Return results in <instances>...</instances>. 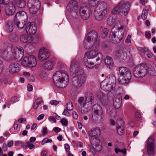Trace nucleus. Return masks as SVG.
Listing matches in <instances>:
<instances>
[{"mask_svg": "<svg viewBox=\"0 0 156 156\" xmlns=\"http://www.w3.org/2000/svg\"><path fill=\"white\" fill-rule=\"evenodd\" d=\"M71 70L74 71L75 76L73 79L72 84L76 88L83 86L86 81V78L83 74V70L77 62L75 60L71 61Z\"/></svg>", "mask_w": 156, "mask_h": 156, "instance_id": "nucleus-1", "label": "nucleus"}, {"mask_svg": "<svg viewBox=\"0 0 156 156\" xmlns=\"http://www.w3.org/2000/svg\"><path fill=\"white\" fill-rule=\"evenodd\" d=\"M98 47H95L94 48L91 50L87 55V58L84 57V64L87 67L90 69L97 67L101 62V58L98 56Z\"/></svg>", "mask_w": 156, "mask_h": 156, "instance_id": "nucleus-2", "label": "nucleus"}, {"mask_svg": "<svg viewBox=\"0 0 156 156\" xmlns=\"http://www.w3.org/2000/svg\"><path fill=\"white\" fill-rule=\"evenodd\" d=\"M69 76L67 72L62 70L56 72L53 75V79L56 86L59 88H63L67 85Z\"/></svg>", "mask_w": 156, "mask_h": 156, "instance_id": "nucleus-3", "label": "nucleus"}, {"mask_svg": "<svg viewBox=\"0 0 156 156\" xmlns=\"http://www.w3.org/2000/svg\"><path fill=\"white\" fill-rule=\"evenodd\" d=\"M121 28L114 25L110 32L109 38L110 41L114 44L120 43L124 37L123 32L120 31Z\"/></svg>", "mask_w": 156, "mask_h": 156, "instance_id": "nucleus-4", "label": "nucleus"}, {"mask_svg": "<svg viewBox=\"0 0 156 156\" xmlns=\"http://www.w3.org/2000/svg\"><path fill=\"white\" fill-rule=\"evenodd\" d=\"M131 4L129 2L122 1L112 10L113 14H119L122 17L126 16L130 9Z\"/></svg>", "mask_w": 156, "mask_h": 156, "instance_id": "nucleus-5", "label": "nucleus"}, {"mask_svg": "<svg viewBox=\"0 0 156 156\" xmlns=\"http://www.w3.org/2000/svg\"><path fill=\"white\" fill-rule=\"evenodd\" d=\"M94 15L96 20L100 21L103 19L107 14V5L105 2H102L95 8Z\"/></svg>", "mask_w": 156, "mask_h": 156, "instance_id": "nucleus-6", "label": "nucleus"}, {"mask_svg": "<svg viewBox=\"0 0 156 156\" xmlns=\"http://www.w3.org/2000/svg\"><path fill=\"white\" fill-rule=\"evenodd\" d=\"M129 51L125 47H120L115 51V54L116 58L123 63H126L130 60Z\"/></svg>", "mask_w": 156, "mask_h": 156, "instance_id": "nucleus-7", "label": "nucleus"}, {"mask_svg": "<svg viewBox=\"0 0 156 156\" xmlns=\"http://www.w3.org/2000/svg\"><path fill=\"white\" fill-rule=\"evenodd\" d=\"M148 72L146 64L144 63L137 65L133 70V74L136 78H142Z\"/></svg>", "mask_w": 156, "mask_h": 156, "instance_id": "nucleus-8", "label": "nucleus"}, {"mask_svg": "<svg viewBox=\"0 0 156 156\" xmlns=\"http://www.w3.org/2000/svg\"><path fill=\"white\" fill-rule=\"evenodd\" d=\"M29 12L32 14H35L41 6L39 0H28L27 4Z\"/></svg>", "mask_w": 156, "mask_h": 156, "instance_id": "nucleus-9", "label": "nucleus"}, {"mask_svg": "<svg viewBox=\"0 0 156 156\" xmlns=\"http://www.w3.org/2000/svg\"><path fill=\"white\" fill-rule=\"evenodd\" d=\"M22 64L25 66L32 68L36 66L37 62L35 57L30 55L28 57H24L22 61Z\"/></svg>", "mask_w": 156, "mask_h": 156, "instance_id": "nucleus-10", "label": "nucleus"}, {"mask_svg": "<svg viewBox=\"0 0 156 156\" xmlns=\"http://www.w3.org/2000/svg\"><path fill=\"white\" fill-rule=\"evenodd\" d=\"M24 53L23 48L20 46H18L13 49L12 55L15 60L20 61L23 57Z\"/></svg>", "mask_w": 156, "mask_h": 156, "instance_id": "nucleus-11", "label": "nucleus"}, {"mask_svg": "<svg viewBox=\"0 0 156 156\" xmlns=\"http://www.w3.org/2000/svg\"><path fill=\"white\" fill-rule=\"evenodd\" d=\"M86 37L95 44L96 47L97 48L98 47L99 44V37L95 31H90L87 34Z\"/></svg>", "mask_w": 156, "mask_h": 156, "instance_id": "nucleus-12", "label": "nucleus"}, {"mask_svg": "<svg viewBox=\"0 0 156 156\" xmlns=\"http://www.w3.org/2000/svg\"><path fill=\"white\" fill-rule=\"evenodd\" d=\"M154 139L149 138L147 143V151L149 156H153L154 155Z\"/></svg>", "mask_w": 156, "mask_h": 156, "instance_id": "nucleus-13", "label": "nucleus"}, {"mask_svg": "<svg viewBox=\"0 0 156 156\" xmlns=\"http://www.w3.org/2000/svg\"><path fill=\"white\" fill-rule=\"evenodd\" d=\"M79 12L81 17L84 20H87L89 18L90 12L87 6H81L80 8Z\"/></svg>", "mask_w": 156, "mask_h": 156, "instance_id": "nucleus-14", "label": "nucleus"}, {"mask_svg": "<svg viewBox=\"0 0 156 156\" xmlns=\"http://www.w3.org/2000/svg\"><path fill=\"white\" fill-rule=\"evenodd\" d=\"M20 41L24 43H34L38 40L36 37L30 36L27 34H23L21 35L20 37Z\"/></svg>", "mask_w": 156, "mask_h": 156, "instance_id": "nucleus-15", "label": "nucleus"}, {"mask_svg": "<svg viewBox=\"0 0 156 156\" xmlns=\"http://www.w3.org/2000/svg\"><path fill=\"white\" fill-rule=\"evenodd\" d=\"M91 143L94 149L97 151H100L102 149V146L100 140L98 137L91 138Z\"/></svg>", "mask_w": 156, "mask_h": 156, "instance_id": "nucleus-16", "label": "nucleus"}, {"mask_svg": "<svg viewBox=\"0 0 156 156\" xmlns=\"http://www.w3.org/2000/svg\"><path fill=\"white\" fill-rule=\"evenodd\" d=\"M14 19H17V20H20V21L27 22L28 16L26 13L24 11H20L16 13Z\"/></svg>", "mask_w": 156, "mask_h": 156, "instance_id": "nucleus-17", "label": "nucleus"}, {"mask_svg": "<svg viewBox=\"0 0 156 156\" xmlns=\"http://www.w3.org/2000/svg\"><path fill=\"white\" fill-rule=\"evenodd\" d=\"M26 31L27 34L30 35L34 34L37 32L36 26L30 22L27 23L26 27Z\"/></svg>", "mask_w": 156, "mask_h": 156, "instance_id": "nucleus-18", "label": "nucleus"}, {"mask_svg": "<svg viewBox=\"0 0 156 156\" xmlns=\"http://www.w3.org/2000/svg\"><path fill=\"white\" fill-rule=\"evenodd\" d=\"M5 8V13L7 15L11 16L13 15L16 10V6L14 3L9 2Z\"/></svg>", "mask_w": 156, "mask_h": 156, "instance_id": "nucleus-19", "label": "nucleus"}, {"mask_svg": "<svg viewBox=\"0 0 156 156\" xmlns=\"http://www.w3.org/2000/svg\"><path fill=\"white\" fill-rule=\"evenodd\" d=\"M78 8V4L75 0L70 1L66 6V9L70 12H73Z\"/></svg>", "mask_w": 156, "mask_h": 156, "instance_id": "nucleus-20", "label": "nucleus"}, {"mask_svg": "<svg viewBox=\"0 0 156 156\" xmlns=\"http://www.w3.org/2000/svg\"><path fill=\"white\" fill-rule=\"evenodd\" d=\"M85 104L91 106L94 102V96L92 93L88 91L86 92L84 95Z\"/></svg>", "mask_w": 156, "mask_h": 156, "instance_id": "nucleus-21", "label": "nucleus"}, {"mask_svg": "<svg viewBox=\"0 0 156 156\" xmlns=\"http://www.w3.org/2000/svg\"><path fill=\"white\" fill-rule=\"evenodd\" d=\"M50 56V52L44 49H40L38 54L39 59L40 61L45 60L49 58Z\"/></svg>", "mask_w": 156, "mask_h": 156, "instance_id": "nucleus-22", "label": "nucleus"}, {"mask_svg": "<svg viewBox=\"0 0 156 156\" xmlns=\"http://www.w3.org/2000/svg\"><path fill=\"white\" fill-rule=\"evenodd\" d=\"M122 99L121 95L120 93L118 94L116 97L113 101L114 107L116 109H118L121 106Z\"/></svg>", "mask_w": 156, "mask_h": 156, "instance_id": "nucleus-23", "label": "nucleus"}, {"mask_svg": "<svg viewBox=\"0 0 156 156\" xmlns=\"http://www.w3.org/2000/svg\"><path fill=\"white\" fill-rule=\"evenodd\" d=\"M20 64L16 62L11 63L9 66V72L12 73L18 72L20 70Z\"/></svg>", "mask_w": 156, "mask_h": 156, "instance_id": "nucleus-24", "label": "nucleus"}, {"mask_svg": "<svg viewBox=\"0 0 156 156\" xmlns=\"http://www.w3.org/2000/svg\"><path fill=\"white\" fill-rule=\"evenodd\" d=\"M119 70L120 76H127L128 78L131 77V74L130 70L127 68L124 67H119Z\"/></svg>", "mask_w": 156, "mask_h": 156, "instance_id": "nucleus-25", "label": "nucleus"}, {"mask_svg": "<svg viewBox=\"0 0 156 156\" xmlns=\"http://www.w3.org/2000/svg\"><path fill=\"white\" fill-rule=\"evenodd\" d=\"M84 46L85 48L87 49H89L92 48H94L95 46L94 44L90 40L86 37H85L84 41Z\"/></svg>", "mask_w": 156, "mask_h": 156, "instance_id": "nucleus-26", "label": "nucleus"}, {"mask_svg": "<svg viewBox=\"0 0 156 156\" xmlns=\"http://www.w3.org/2000/svg\"><path fill=\"white\" fill-rule=\"evenodd\" d=\"M90 136L92 137H98L101 134V130L98 127L94 128L89 131Z\"/></svg>", "mask_w": 156, "mask_h": 156, "instance_id": "nucleus-27", "label": "nucleus"}, {"mask_svg": "<svg viewBox=\"0 0 156 156\" xmlns=\"http://www.w3.org/2000/svg\"><path fill=\"white\" fill-rule=\"evenodd\" d=\"M12 21L10 20H7L5 23V30L8 32H11L13 29Z\"/></svg>", "mask_w": 156, "mask_h": 156, "instance_id": "nucleus-28", "label": "nucleus"}, {"mask_svg": "<svg viewBox=\"0 0 156 156\" xmlns=\"http://www.w3.org/2000/svg\"><path fill=\"white\" fill-rule=\"evenodd\" d=\"M116 84H108V95L110 97L113 96L115 92Z\"/></svg>", "mask_w": 156, "mask_h": 156, "instance_id": "nucleus-29", "label": "nucleus"}, {"mask_svg": "<svg viewBox=\"0 0 156 156\" xmlns=\"http://www.w3.org/2000/svg\"><path fill=\"white\" fill-rule=\"evenodd\" d=\"M92 112L94 113H97L99 114H102L103 112L101 107L98 104H94L92 108Z\"/></svg>", "mask_w": 156, "mask_h": 156, "instance_id": "nucleus-30", "label": "nucleus"}, {"mask_svg": "<svg viewBox=\"0 0 156 156\" xmlns=\"http://www.w3.org/2000/svg\"><path fill=\"white\" fill-rule=\"evenodd\" d=\"M131 77L128 78L127 76H120L118 80L121 84H124L129 82Z\"/></svg>", "mask_w": 156, "mask_h": 156, "instance_id": "nucleus-31", "label": "nucleus"}, {"mask_svg": "<svg viewBox=\"0 0 156 156\" xmlns=\"http://www.w3.org/2000/svg\"><path fill=\"white\" fill-rule=\"evenodd\" d=\"M10 52L6 50H2L0 51V55L2 58L5 59L10 58Z\"/></svg>", "mask_w": 156, "mask_h": 156, "instance_id": "nucleus-32", "label": "nucleus"}, {"mask_svg": "<svg viewBox=\"0 0 156 156\" xmlns=\"http://www.w3.org/2000/svg\"><path fill=\"white\" fill-rule=\"evenodd\" d=\"M148 72L151 75L156 76V65L153 64L150 66Z\"/></svg>", "mask_w": 156, "mask_h": 156, "instance_id": "nucleus-33", "label": "nucleus"}, {"mask_svg": "<svg viewBox=\"0 0 156 156\" xmlns=\"http://www.w3.org/2000/svg\"><path fill=\"white\" fill-rule=\"evenodd\" d=\"M14 23L18 27L21 29L24 27V26L25 25V23L27 22L20 21V20H17V19H14Z\"/></svg>", "mask_w": 156, "mask_h": 156, "instance_id": "nucleus-34", "label": "nucleus"}, {"mask_svg": "<svg viewBox=\"0 0 156 156\" xmlns=\"http://www.w3.org/2000/svg\"><path fill=\"white\" fill-rule=\"evenodd\" d=\"M53 66V62L51 61H48L45 62L43 65L44 68L48 70H51Z\"/></svg>", "mask_w": 156, "mask_h": 156, "instance_id": "nucleus-35", "label": "nucleus"}, {"mask_svg": "<svg viewBox=\"0 0 156 156\" xmlns=\"http://www.w3.org/2000/svg\"><path fill=\"white\" fill-rule=\"evenodd\" d=\"M116 80L115 77L113 74H110L108 79V84H116Z\"/></svg>", "mask_w": 156, "mask_h": 156, "instance_id": "nucleus-36", "label": "nucleus"}, {"mask_svg": "<svg viewBox=\"0 0 156 156\" xmlns=\"http://www.w3.org/2000/svg\"><path fill=\"white\" fill-rule=\"evenodd\" d=\"M16 3L17 6L21 8H24L26 5V0L16 1Z\"/></svg>", "mask_w": 156, "mask_h": 156, "instance_id": "nucleus-37", "label": "nucleus"}, {"mask_svg": "<svg viewBox=\"0 0 156 156\" xmlns=\"http://www.w3.org/2000/svg\"><path fill=\"white\" fill-rule=\"evenodd\" d=\"M102 114L94 113L92 114V118L93 120L95 121L100 120L101 118Z\"/></svg>", "mask_w": 156, "mask_h": 156, "instance_id": "nucleus-38", "label": "nucleus"}, {"mask_svg": "<svg viewBox=\"0 0 156 156\" xmlns=\"http://www.w3.org/2000/svg\"><path fill=\"white\" fill-rule=\"evenodd\" d=\"M116 126H119V127H124V121L123 118H118L116 121Z\"/></svg>", "mask_w": 156, "mask_h": 156, "instance_id": "nucleus-39", "label": "nucleus"}, {"mask_svg": "<svg viewBox=\"0 0 156 156\" xmlns=\"http://www.w3.org/2000/svg\"><path fill=\"white\" fill-rule=\"evenodd\" d=\"M78 110L80 113L83 114L87 113L89 111L88 108L85 107V106H79Z\"/></svg>", "mask_w": 156, "mask_h": 156, "instance_id": "nucleus-40", "label": "nucleus"}, {"mask_svg": "<svg viewBox=\"0 0 156 156\" xmlns=\"http://www.w3.org/2000/svg\"><path fill=\"white\" fill-rule=\"evenodd\" d=\"M101 37L103 38L106 37L107 35V28L101 27Z\"/></svg>", "mask_w": 156, "mask_h": 156, "instance_id": "nucleus-41", "label": "nucleus"}, {"mask_svg": "<svg viewBox=\"0 0 156 156\" xmlns=\"http://www.w3.org/2000/svg\"><path fill=\"white\" fill-rule=\"evenodd\" d=\"M100 0H89V5L91 7L96 6L100 2Z\"/></svg>", "mask_w": 156, "mask_h": 156, "instance_id": "nucleus-42", "label": "nucleus"}, {"mask_svg": "<svg viewBox=\"0 0 156 156\" xmlns=\"http://www.w3.org/2000/svg\"><path fill=\"white\" fill-rule=\"evenodd\" d=\"M108 66L110 69H112L114 66V62L112 58L108 56Z\"/></svg>", "mask_w": 156, "mask_h": 156, "instance_id": "nucleus-43", "label": "nucleus"}, {"mask_svg": "<svg viewBox=\"0 0 156 156\" xmlns=\"http://www.w3.org/2000/svg\"><path fill=\"white\" fill-rule=\"evenodd\" d=\"M100 87L103 90L107 91V82L105 81V80L102 81L101 83Z\"/></svg>", "mask_w": 156, "mask_h": 156, "instance_id": "nucleus-44", "label": "nucleus"}, {"mask_svg": "<svg viewBox=\"0 0 156 156\" xmlns=\"http://www.w3.org/2000/svg\"><path fill=\"white\" fill-rule=\"evenodd\" d=\"M122 127H119V126L117 127V131L118 134L120 135H122L125 132V130L124 127L121 128Z\"/></svg>", "mask_w": 156, "mask_h": 156, "instance_id": "nucleus-45", "label": "nucleus"}, {"mask_svg": "<svg viewBox=\"0 0 156 156\" xmlns=\"http://www.w3.org/2000/svg\"><path fill=\"white\" fill-rule=\"evenodd\" d=\"M78 102L80 104L79 106H85L87 104H85V100L84 101V98L83 97H80L78 100Z\"/></svg>", "mask_w": 156, "mask_h": 156, "instance_id": "nucleus-46", "label": "nucleus"}, {"mask_svg": "<svg viewBox=\"0 0 156 156\" xmlns=\"http://www.w3.org/2000/svg\"><path fill=\"white\" fill-rule=\"evenodd\" d=\"M73 105L70 102H67L66 105V109L69 110L71 111L73 109Z\"/></svg>", "mask_w": 156, "mask_h": 156, "instance_id": "nucleus-47", "label": "nucleus"}, {"mask_svg": "<svg viewBox=\"0 0 156 156\" xmlns=\"http://www.w3.org/2000/svg\"><path fill=\"white\" fill-rule=\"evenodd\" d=\"M103 97L100 98V100L102 104L104 105H106L107 104V100H105V98H106V96L102 94Z\"/></svg>", "mask_w": 156, "mask_h": 156, "instance_id": "nucleus-48", "label": "nucleus"}, {"mask_svg": "<svg viewBox=\"0 0 156 156\" xmlns=\"http://www.w3.org/2000/svg\"><path fill=\"white\" fill-rule=\"evenodd\" d=\"M9 2V0H0V6L7 5Z\"/></svg>", "mask_w": 156, "mask_h": 156, "instance_id": "nucleus-49", "label": "nucleus"}, {"mask_svg": "<svg viewBox=\"0 0 156 156\" xmlns=\"http://www.w3.org/2000/svg\"><path fill=\"white\" fill-rule=\"evenodd\" d=\"M61 122L63 126H66L68 123V121L64 118H62L61 120Z\"/></svg>", "mask_w": 156, "mask_h": 156, "instance_id": "nucleus-50", "label": "nucleus"}, {"mask_svg": "<svg viewBox=\"0 0 156 156\" xmlns=\"http://www.w3.org/2000/svg\"><path fill=\"white\" fill-rule=\"evenodd\" d=\"M135 116L136 120H139L141 119V115L140 113L138 112H136L135 113Z\"/></svg>", "mask_w": 156, "mask_h": 156, "instance_id": "nucleus-51", "label": "nucleus"}, {"mask_svg": "<svg viewBox=\"0 0 156 156\" xmlns=\"http://www.w3.org/2000/svg\"><path fill=\"white\" fill-rule=\"evenodd\" d=\"M27 147H28L30 149H32L35 147L34 145L33 144L29 142L27 143Z\"/></svg>", "mask_w": 156, "mask_h": 156, "instance_id": "nucleus-52", "label": "nucleus"}, {"mask_svg": "<svg viewBox=\"0 0 156 156\" xmlns=\"http://www.w3.org/2000/svg\"><path fill=\"white\" fill-rule=\"evenodd\" d=\"M42 101L43 100L42 98H39L35 100V103H37V104L39 105L42 103Z\"/></svg>", "mask_w": 156, "mask_h": 156, "instance_id": "nucleus-53", "label": "nucleus"}, {"mask_svg": "<svg viewBox=\"0 0 156 156\" xmlns=\"http://www.w3.org/2000/svg\"><path fill=\"white\" fill-rule=\"evenodd\" d=\"M48 119L51 122H56L55 118L54 116H50L48 117Z\"/></svg>", "mask_w": 156, "mask_h": 156, "instance_id": "nucleus-54", "label": "nucleus"}, {"mask_svg": "<svg viewBox=\"0 0 156 156\" xmlns=\"http://www.w3.org/2000/svg\"><path fill=\"white\" fill-rule=\"evenodd\" d=\"M131 36L130 35H129L126 39L125 40V42L127 44H129L131 43L130 38Z\"/></svg>", "mask_w": 156, "mask_h": 156, "instance_id": "nucleus-55", "label": "nucleus"}, {"mask_svg": "<svg viewBox=\"0 0 156 156\" xmlns=\"http://www.w3.org/2000/svg\"><path fill=\"white\" fill-rule=\"evenodd\" d=\"M50 104L52 105H57L59 103V102L55 100H52L51 101Z\"/></svg>", "mask_w": 156, "mask_h": 156, "instance_id": "nucleus-56", "label": "nucleus"}, {"mask_svg": "<svg viewBox=\"0 0 156 156\" xmlns=\"http://www.w3.org/2000/svg\"><path fill=\"white\" fill-rule=\"evenodd\" d=\"M72 115L73 117L75 119H77L78 118V115L77 113L75 111H73L72 112Z\"/></svg>", "mask_w": 156, "mask_h": 156, "instance_id": "nucleus-57", "label": "nucleus"}, {"mask_svg": "<svg viewBox=\"0 0 156 156\" xmlns=\"http://www.w3.org/2000/svg\"><path fill=\"white\" fill-rule=\"evenodd\" d=\"M65 147L67 152H70L69 151L70 147L68 144H65Z\"/></svg>", "mask_w": 156, "mask_h": 156, "instance_id": "nucleus-58", "label": "nucleus"}, {"mask_svg": "<svg viewBox=\"0 0 156 156\" xmlns=\"http://www.w3.org/2000/svg\"><path fill=\"white\" fill-rule=\"evenodd\" d=\"M145 35L146 37L148 39H150L151 37V34L147 31L145 32Z\"/></svg>", "mask_w": 156, "mask_h": 156, "instance_id": "nucleus-59", "label": "nucleus"}, {"mask_svg": "<svg viewBox=\"0 0 156 156\" xmlns=\"http://www.w3.org/2000/svg\"><path fill=\"white\" fill-rule=\"evenodd\" d=\"M147 13H146L145 12H144V13L142 12V15H141V18L144 20H145L147 18Z\"/></svg>", "mask_w": 156, "mask_h": 156, "instance_id": "nucleus-60", "label": "nucleus"}, {"mask_svg": "<svg viewBox=\"0 0 156 156\" xmlns=\"http://www.w3.org/2000/svg\"><path fill=\"white\" fill-rule=\"evenodd\" d=\"M42 135H44L46 134L48 132V130L47 128L46 127H44L43 128L42 130Z\"/></svg>", "mask_w": 156, "mask_h": 156, "instance_id": "nucleus-61", "label": "nucleus"}, {"mask_svg": "<svg viewBox=\"0 0 156 156\" xmlns=\"http://www.w3.org/2000/svg\"><path fill=\"white\" fill-rule=\"evenodd\" d=\"M62 114L68 116L69 115V113L66 109H65L62 113Z\"/></svg>", "mask_w": 156, "mask_h": 156, "instance_id": "nucleus-62", "label": "nucleus"}, {"mask_svg": "<svg viewBox=\"0 0 156 156\" xmlns=\"http://www.w3.org/2000/svg\"><path fill=\"white\" fill-rule=\"evenodd\" d=\"M53 130L56 133H58L61 131V129L58 127H55L53 129Z\"/></svg>", "mask_w": 156, "mask_h": 156, "instance_id": "nucleus-63", "label": "nucleus"}, {"mask_svg": "<svg viewBox=\"0 0 156 156\" xmlns=\"http://www.w3.org/2000/svg\"><path fill=\"white\" fill-rule=\"evenodd\" d=\"M7 145L6 144L4 143L3 144V146L2 147V149H3L4 151H6L7 150Z\"/></svg>", "mask_w": 156, "mask_h": 156, "instance_id": "nucleus-64", "label": "nucleus"}]
</instances>
